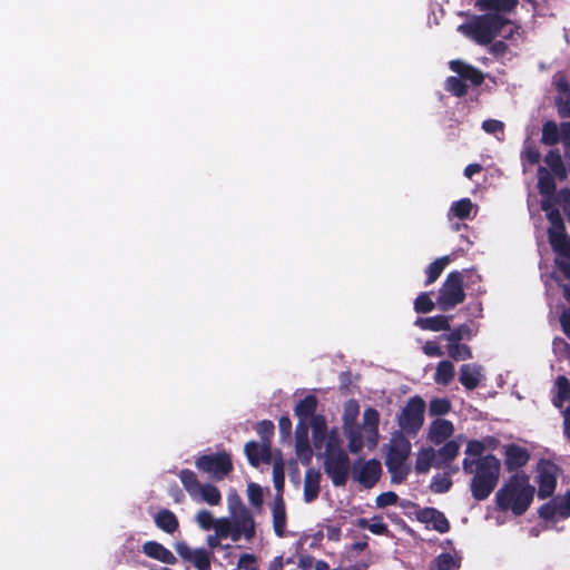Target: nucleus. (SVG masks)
I'll use <instances>...</instances> for the list:
<instances>
[{
	"label": "nucleus",
	"instance_id": "obj_62",
	"mask_svg": "<svg viewBox=\"0 0 570 570\" xmlns=\"http://www.w3.org/2000/svg\"><path fill=\"white\" fill-rule=\"evenodd\" d=\"M232 524L233 521H229L227 519H219L215 521L214 529L219 538H227L229 532H232Z\"/></svg>",
	"mask_w": 570,
	"mask_h": 570
},
{
	"label": "nucleus",
	"instance_id": "obj_5",
	"mask_svg": "<svg viewBox=\"0 0 570 570\" xmlns=\"http://www.w3.org/2000/svg\"><path fill=\"white\" fill-rule=\"evenodd\" d=\"M470 277L481 279V275L474 269L452 271L448 274L436 297V305L441 311L448 312L464 302V279Z\"/></svg>",
	"mask_w": 570,
	"mask_h": 570
},
{
	"label": "nucleus",
	"instance_id": "obj_43",
	"mask_svg": "<svg viewBox=\"0 0 570 570\" xmlns=\"http://www.w3.org/2000/svg\"><path fill=\"white\" fill-rule=\"evenodd\" d=\"M446 351L453 361H466L473 357L471 347L462 343H448Z\"/></svg>",
	"mask_w": 570,
	"mask_h": 570
},
{
	"label": "nucleus",
	"instance_id": "obj_60",
	"mask_svg": "<svg viewBox=\"0 0 570 570\" xmlns=\"http://www.w3.org/2000/svg\"><path fill=\"white\" fill-rule=\"evenodd\" d=\"M399 495L393 491L383 492L376 497L375 503L377 508H385L389 505L396 504Z\"/></svg>",
	"mask_w": 570,
	"mask_h": 570
},
{
	"label": "nucleus",
	"instance_id": "obj_63",
	"mask_svg": "<svg viewBox=\"0 0 570 570\" xmlns=\"http://www.w3.org/2000/svg\"><path fill=\"white\" fill-rule=\"evenodd\" d=\"M522 156L530 165H537L541 159V154L534 145L527 146L522 151Z\"/></svg>",
	"mask_w": 570,
	"mask_h": 570
},
{
	"label": "nucleus",
	"instance_id": "obj_6",
	"mask_svg": "<svg viewBox=\"0 0 570 570\" xmlns=\"http://www.w3.org/2000/svg\"><path fill=\"white\" fill-rule=\"evenodd\" d=\"M465 474H473L470 482L472 497L478 501H483L495 489L500 474L501 465H462Z\"/></svg>",
	"mask_w": 570,
	"mask_h": 570
},
{
	"label": "nucleus",
	"instance_id": "obj_56",
	"mask_svg": "<svg viewBox=\"0 0 570 570\" xmlns=\"http://www.w3.org/2000/svg\"><path fill=\"white\" fill-rule=\"evenodd\" d=\"M484 453V445L480 440L473 439L468 442L465 454L469 460L482 459Z\"/></svg>",
	"mask_w": 570,
	"mask_h": 570
},
{
	"label": "nucleus",
	"instance_id": "obj_64",
	"mask_svg": "<svg viewBox=\"0 0 570 570\" xmlns=\"http://www.w3.org/2000/svg\"><path fill=\"white\" fill-rule=\"evenodd\" d=\"M213 514L207 510H202L197 514V522L204 530H210L215 524Z\"/></svg>",
	"mask_w": 570,
	"mask_h": 570
},
{
	"label": "nucleus",
	"instance_id": "obj_8",
	"mask_svg": "<svg viewBox=\"0 0 570 570\" xmlns=\"http://www.w3.org/2000/svg\"><path fill=\"white\" fill-rule=\"evenodd\" d=\"M426 404L420 395L407 400L397 415L400 429L407 434H416L424 423Z\"/></svg>",
	"mask_w": 570,
	"mask_h": 570
},
{
	"label": "nucleus",
	"instance_id": "obj_58",
	"mask_svg": "<svg viewBox=\"0 0 570 570\" xmlns=\"http://www.w3.org/2000/svg\"><path fill=\"white\" fill-rule=\"evenodd\" d=\"M247 495H248L249 502L254 507H261L262 505V503H263V491H262V488L257 483L250 482L247 485Z\"/></svg>",
	"mask_w": 570,
	"mask_h": 570
},
{
	"label": "nucleus",
	"instance_id": "obj_31",
	"mask_svg": "<svg viewBox=\"0 0 570 570\" xmlns=\"http://www.w3.org/2000/svg\"><path fill=\"white\" fill-rule=\"evenodd\" d=\"M570 400V382L564 375H559L554 381V394L552 404L561 409Z\"/></svg>",
	"mask_w": 570,
	"mask_h": 570
},
{
	"label": "nucleus",
	"instance_id": "obj_30",
	"mask_svg": "<svg viewBox=\"0 0 570 570\" xmlns=\"http://www.w3.org/2000/svg\"><path fill=\"white\" fill-rule=\"evenodd\" d=\"M318 405L317 397L314 394H307L304 399L299 400L294 407V414L297 419L311 420L316 412Z\"/></svg>",
	"mask_w": 570,
	"mask_h": 570
},
{
	"label": "nucleus",
	"instance_id": "obj_32",
	"mask_svg": "<svg viewBox=\"0 0 570 570\" xmlns=\"http://www.w3.org/2000/svg\"><path fill=\"white\" fill-rule=\"evenodd\" d=\"M309 426L312 429V440L314 446L320 445L322 440L330 435V431L325 416L322 414H316L309 420Z\"/></svg>",
	"mask_w": 570,
	"mask_h": 570
},
{
	"label": "nucleus",
	"instance_id": "obj_50",
	"mask_svg": "<svg viewBox=\"0 0 570 570\" xmlns=\"http://www.w3.org/2000/svg\"><path fill=\"white\" fill-rule=\"evenodd\" d=\"M435 305L436 303L431 299L430 294L423 292L414 301V311L421 314L430 313L434 309Z\"/></svg>",
	"mask_w": 570,
	"mask_h": 570
},
{
	"label": "nucleus",
	"instance_id": "obj_51",
	"mask_svg": "<svg viewBox=\"0 0 570 570\" xmlns=\"http://www.w3.org/2000/svg\"><path fill=\"white\" fill-rule=\"evenodd\" d=\"M197 570H210L209 552L204 548L194 550L191 561Z\"/></svg>",
	"mask_w": 570,
	"mask_h": 570
},
{
	"label": "nucleus",
	"instance_id": "obj_40",
	"mask_svg": "<svg viewBox=\"0 0 570 570\" xmlns=\"http://www.w3.org/2000/svg\"><path fill=\"white\" fill-rule=\"evenodd\" d=\"M295 452L302 463H311L315 449L314 444H311L308 436L295 439Z\"/></svg>",
	"mask_w": 570,
	"mask_h": 570
},
{
	"label": "nucleus",
	"instance_id": "obj_29",
	"mask_svg": "<svg viewBox=\"0 0 570 570\" xmlns=\"http://www.w3.org/2000/svg\"><path fill=\"white\" fill-rule=\"evenodd\" d=\"M503 454L505 456L504 463L507 464H523L530 460L528 449L514 443L503 445Z\"/></svg>",
	"mask_w": 570,
	"mask_h": 570
},
{
	"label": "nucleus",
	"instance_id": "obj_16",
	"mask_svg": "<svg viewBox=\"0 0 570 570\" xmlns=\"http://www.w3.org/2000/svg\"><path fill=\"white\" fill-rule=\"evenodd\" d=\"M233 524L245 532V539L250 541L256 534L255 521L252 512L243 504L233 510Z\"/></svg>",
	"mask_w": 570,
	"mask_h": 570
},
{
	"label": "nucleus",
	"instance_id": "obj_1",
	"mask_svg": "<svg viewBox=\"0 0 570 570\" xmlns=\"http://www.w3.org/2000/svg\"><path fill=\"white\" fill-rule=\"evenodd\" d=\"M557 200L541 199L540 207L546 213L550 223L548 228V240L556 254L554 264L563 277L570 282V236L567 234L566 225Z\"/></svg>",
	"mask_w": 570,
	"mask_h": 570
},
{
	"label": "nucleus",
	"instance_id": "obj_36",
	"mask_svg": "<svg viewBox=\"0 0 570 570\" xmlns=\"http://www.w3.org/2000/svg\"><path fill=\"white\" fill-rule=\"evenodd\" d=\"M455 370L454 365L451 361H441L438 366L434 374V381L435 383L448 386L454 379Z\"/></svg>",
	"mask_w": 570,
	"mask_h": 570
},
{
	"label": "nucleus",
	"instance_id": "obj_54",
	"mask_svg": "<svg viewBox=\"0 0 570 570\" xmlns=\"http://www.w3.org/2000/svg\"><path fill=\"white\" fill-rule=\"evenodd\" d=\"M552 352L558 360L570 358V344L564 338L556 336L552 341Z\"/></svg>",
	"mask_w": 570,
	"mask_h": 570
},
{
	"label": "nucleus",
	"instance_id": "obj_49",
	"mask_svg": "<svg viewBox=\"0 0 570 570\" xmlns=\"http://www.w3.org/2000/svg\"><path fill=\"white\" fill-rule=\"evenodd\" d=\"M355 525L360 529H367L373 534L390 537V530L386 523L370 524V520L366 518H360L355 521Z\"/></svg>",
	"mask_w": 570,
	"mask_h": 570
},
{
	"label": "nucleus",
	"instance_id": "obj_10",
	"mask_svg": "<svg viewBox=\"0 0 570 570\" xmlns=\"http://www.w3.org/2000/svg\"><path fill=\"white\" fill-rule=\"evenodd\" d=\"M244 453L248 463H285L279 450H274L272 444L256 440L245 444Z\"/></svg>",
	"mask_w": 570,
	"mask_h": 570
},
{
	"label": "nucleus",
	"instance_id": "obj_14",
	"mask_svg": "<svg viewBox=\"0 0 570 570\" xmlns=\"http://www.w3.org/2000/svg\"><path fill=\"white\" fill-rule=\"evenodd\" d=\"M382 475V465H352L351 478L364 489H372Z\"/></svg>",
	"mask_w": 570,
	"mask_h": 570
},
{
	"label": "nucleus",
	"instance_id": "obj_38",
	"mask_svg": "<svg viewBox=\"0 0 570 570\" xmlns=\"http://www.w3.org/2000/svg\"><path fill=\"white\" fill-rule=\"evenodd\" d=\"M473 332L468 324H461L453 330L450 328L449 333L440 336V340H445L448 343H461V341H470Z\"/></svg>",
	"mask_w": 570,
	"mask_h": 570
},
{
	"label": "nucleus",
	"instance_id": "obj_20",
	"mask_svg": "<svg viewBox=\"0 0 570 570\" xmlns=\"http://www.w3.org/2000/svg\"><path fill=\"white\" fill-rule=\"evenodd\" d=\"M483 379L482 366L478 364H462L459 381L469 391L476 389Z\"/></svg>",
	"mask_w": 570,
	"mask_h": 570
},
{
	"label": "nucleus",
	"instance_id": "obj_59",
	"mask_svg": "<svg viewBox=\"0 0 570 570\" xmlns=\"http://www.w3.org/2000/svg\"><path fill=\"white\" fill-rule=\"evenodd\" d=\"M273 482L277 494H282L285 483V465H273Z\"/></svg>",
	"mask_w": 570,
	"mask_h": 570
},
{
	"label": "nucleus",
	"instance_id": "obj_53",
	"mask_svg": "<svg viewBox=\"0 0 570 570\" xmlns=\"http://www.w3.org/2000/svg\"><path fill=\"white\" fill-rule=\"evenodd\" d=\"M195 463H232L230 453L225 450L200 455Z\"/></svg>",
	"mask_w": 570,
	"mask_h": 570
},
{
	"label": "nucleus",
	"instance_id": "obj_12",
	"mask_svg": "<svg viewBox=\"0 0 570 570\" xmlns=\"http://www.w3.org/2000/svg\"><path fill=\"white\" fill-rule=\"evenodd\" d=\"M538 515L547 521L570 518V489L563 495H558L538 509Z\"/></svg>",
	"mask_w": 570,
	"mask_h": 570
},
{
	"label": "nucleus",
	"instance_id": "obj_3",
	"mask_svg": "<svg viewBox=\"0 0 570 570\" xmlns=\"http://www.w3.org/2000/svg\"><path fill=\"white\" fill-rule=\"evenodd\" d=\"M380 413L374 407H367L363 412V425L350 424L345 419L344 434L348 441V451L357 454L364 446V439L370 450L376 448L379 442Z\"/></svg>",
	"mask_w": 570,
	"mask_h": 570
},
{
	"label": "nucleus",
	"instance_id": "obj_17",
	"mask_svg": "<svg viewBox=\"0 0 570 570\" xmlns=\"http://www.w3.org/2000/svg\"><path fill=\"white\" fill-rule=\"evenodd\" d=\"M449 66L452 71L459 75L458 78H461L464 82L470 81L471 85L476 87L484 81V76L481 70L462 60H451Z\"/></svg>",
	"mask_w": 570,
	"mask_h": 570
},
{
	"label": "nucleus",
	"instance_id": "obj_18",
	"mask_svg": "<svg viewBox=\"0 0 570 570\" xmlns=\"http://www.w3.org/2000/svg\"><path fill=\"white\" fill-rule=\"evenodd\" d=\"M449 66L452 71L459 75L458 78H461L464 82L470 81L471 85L476 87L484 81V76L481 70L462 60H451Z\"/></svg>",
	"mask_w": 570,
	"mask_h": 570
},
{
	"label": "nucleus",
	"instance_id": "obj_45",
	"mask_svg": "<svg viewBox=\"0 0 570 570\" xmlns=\"http://www.w3.org/2000/svg\"><path fill=\"white\" fill-rule=\"evenodd\" d=\"M473 204L470 198H462L454 202L450 207V213L460 219H468L471 215Z\"/></svg>",
	"mask_w": 570,
	"mask_h": 570
},
{
	"label": "nucleus",
	"instance_id": "obj_15",
	"mask_svg": "<svg viewBox=\"0 0 570 570\" xmlns=\"http://www.w3.org/2000/svg\"><path fill=\"white\" fill-rule=\"evenodd\" d=\"M416 520L425 524L431 523L432 528L440 533H446L451 529L450 522L444 513L435 508L426 507L417 510Z\"/></svg>",
	"mask_w": 570,
	"mask_h": 570
},
{
	"label": "nucleus",
	"instance_id": "obj_11",
	"mask_svg": "<svg viewBox=\"0 0 570 570\" xmlns=\"http://www.w3.org/2000/svg\"><path fill=\"white\" fill-rule=\"evenodd\" d=\"M559 465H537L534 481L538 484L537 495L544 500L553 495L557 488Z\"/></svg>",
	"mask_w": 570,
	"mask_h": 570
},
{
	"label": "nucleus",
	"instance_id": "obj_55",
	"mask_svg": "<svg viewBox=\"0 0 570 570\" xmlns=\"http://www.w3.org/2000/svg\"><path fill=\"white\" fill-rule=\"evenodd\" d=\"M180 480L183 485L189 493H193L194 491L198 490L199 487L202 485L198 482L196 474L188 469L181 470Z\"/></svg>",
	"mask_w": 570,
	"mask_h": 570
},
{
	"label": "nucleus",
	"instance_id": "obj_33",
	"mask_svg": "<svg viewBox=\"0 0 570 570\" xmlns=\"http://www.w3.org/2000/svg\"><path fill=\"white\" fill-rule=\"evenodd\" d=\"M446 466L450 469V472L436 474L432 479L430 489L434 493H445L452 487L451 473H456L459 471V466L458 465H446Z\"/></svg>",
	"mask_w": 570,
	"mask_h": 570
},
{
	"label": "nucleus",
	"instance_id": "obj_52",
	"mask_svg": "<svg viewBox=\"0 0 570 570\" xmlns=\"http://www.w3.org/2000/svg\"><path fill=\"white\" fill-rule=\"evenodd\" d=\"M393 484L403 483L412 471V465H387Z\"/></svg>",
	"mask_w": 570,
	"mask_h": 570
},
{
	"label": "nucleus",
	"instance_id": "obj_57",
	"mask_svg": "<svg viewBox=\"0 0 570 570\" xmlns=\"http://www.w3.org/2000/svg\"><path fill=\"white\" fill-rule=\"evenodd\" d=\"M202 468L204 471L210 473L216 480H222L227 476L232 471L234 465H197Z\"/></svg>",
	"mask_w": 570,
	"mask_h": 570
},
{
	"label": "nucleus",
	"instance_id": "obj_2",
	"mask_svg": "<svg viewBox=\"0 0 570 570\" xmlns=\"http://www.w3.org/2000/svg\"><path fill=\"white\" fill-rule=\"evenodd\" d=\"M535 488L525 473H514L495 493V503L500 511H511L514 515H523L533 502Z\"/></svg>",
	"mask_w": 570,
	"mask_h": 570
},
{
	"label": "nucleus",
	"instance_id": "obj_44",
	"mask_svg": "<svg viewBox=\"0 0 570 570\" xmlns=\"http://www.w3.org/2000/svg\"><path fill=\"white\" fill-rule=\"evenodd\" d=\"M452 409V403L448 397H434L429 404V414L439 416L448 414Z\"/></svg>",
	"mask_w": 570,
	"mask_h": 570
},
{
	"label": "nucleus",
	"instance_id": "obj_13",
	"mask_svg": "<svg viewBox=\"0 0 570 570\" xmlns=\"http://www.w3.org/2000/svg\"><path fill=\"white\" fill-rule=\"evenodd\" d=\"M384 449H386L385 463H404L411 452V443L402 432H395Z\"/></svg>",
	"mask_w": 570,
	"mask_h": 570
},
{
	"label": "nucleus",
	"instance_id": "obj_46",
	"mask_svg": "<svg viewBox=\"0 0 570 570\" xmlns=\"http://www.w3.org/2000/svg\"><path fill=\"white\" fill-rule=\"evenodd\" d=\"M460 451V444L455 440L445 442L436 452L438 456L448 463L456 458Z\"/></svg>",
	"mask_w": 570,
	"mask_h": 570
},
{
	"label": "nucleus",
	"instance_id": "obj_34",
	"mask_svg": "<svg viewBox=\"0 0 570 570\" xmlns=\"http://www.w3.org/2000/svg\"><path fill=\"white\" fill-rule=\"evenodd\" d=\"M326 475L335 487H345L352 465H324Z\"/></svg>",
	"mask_w": 570,
	"mask_h": 570
},
{
	"label": "nucleus",
	"instance_id": "obj_61",
	"mask_svg": "<svg viewBox=\"0 0 570 570\" xmlns=\"http://www.w3.org/2000/svg\"><path fill=\"white\" fill-rule=\"evenodd\" d=\"M256 563H257V559L254 554L244 553L239 557L237 567L239 569H244V570H258Z\"/></svg>",
	"mask_w": 570,
	"mask_h": 570
},
{
	"label": "nucleus",
	"instance_id": "obj_39",
	"mask_svg": "<svg viewBox=\"0 0 570 570\" xmlns=\"http://www.w3.org/2000/svg\"><path fill=\"white\" fill-rule=\"evenodd\" d=\"M560 138V128L553 120H547L542 125L541 142L546 146H556Z\"/></svg>",
	"mask_w": 570,
	"mask_h": 570
},
{
	"label": "nucleus",
	"instance_id": "obj_4",
	"mask_svg": "<svg viewBox=\"0 0 570 570\" xmlns=\"http://www.w3.org/2000/svg\"><path fill=\"white\" fill-rule=\"evenodd\" d=\"M511 20L498 13L473 16L469 21L460 24L458 31L472 39L480 46L490 45L510 24Z\"/></svg>",
	"mask_w": 570,
	"mask_h": 570
},
{
	"label": "nucleus",
	"instance_id": "obj_28",
	"mask_svg": "<svg viewBox=\"0 0 570 570\" xmlns=\"http://www.w3.org/2000/svg\"><path fill=\"white\" fill-rule=\"evenodd\" d=\"M518 3V0H476L475 7L482 11H494L499 14V12H512Z\"/></svg>",
	"mask_w": 570,
	"mask_h": 570
},
{
	"label": "nucleus",
	"instance_id": "obj_37",
	"mask_svg": "<svg viewBox=\"0 0 570 570\" xmlns=\"http://www.w3.org/2000/svg\"><path fill=\"white\" fill-rule=\"evenodd\" d=\"M450 263L451 257L449 255L442 256L431 263L425 269V286L433 284L441 276L442 272Z\"/></svg>",
	"mask_w": 570,
	"mask_h": 570
},
{
	"label": "nucleus",
	"instance_id": "obj_22",
	"mask_svg": "<svg viewBox=\"0 0 570 570\" xmlns=\"http://www.w3.org/2000/svg\"><path fill=\"white\" fill-rule=\"evenodd\" d=\"M454 432L453 423L445 419L434 420L429 429V439L435 444H441Z\"/></svg>",
	"mask_w": 570,
	"mask_h": 570
},
{
	"label": "nucleus",
	"instance_id": "obj_7",
	"mask_svg": "<svg viewBox=\"0 0 570 570\" xmlns=\"http://www.w3.org/2000/svg\"><path fill=\"white\" fill-rule=\"evenodd\" d=\"M537 176V187L542 199L559 202L568 222L570 223V188L564 187L557 190L556 176L543 166H539Z\"/></svg>",
	"mask_w": 570,
	"mask_h": 570
},
{
	"label": "nucleus",
	"instance_id": "obj_23",
	"mask_svg": "<svg viewBox=\"0 0 570 570\" xmlns=\"http://www.w3.org/2000/svg\"><path fill=\"white\" fill-rule=\"evenodd\" d=\"M273 529L278 538L286 535V508L282 494H277L273 504Z\"/></svg>",
	"mask_w": 570,
	"mask_h": 570
},
{
	"label": "nucleus",
	"instance_id": "obj_35",
	"mask_svg": "<svg viewBox=\"0 0 570 570\" xmlns=\"http://www.w3.org/2000/svg\"><path fill=\"white\" fill-rule=\"evenodd\" d=\"M155 523L159 529L170 534L179 527L178 519L175 513L167 509L161 510L156 514Z\"/></svg>",
	"mask_w": 570,
	"mask_h": 570
},
{
	"label": "nucleus",
	"instance_id": "obj_27",
	"mask_svg": "<svg viewBox=\"0 0 570 570\" xmlns=\"http://www.w3.org/2000/svg\"><path fill=\"white\" fill-rule=\"evenodd\" d=\"M462 557L458 553L442 552L431 562V570H459Z\"/></svg>",
	"mask_w": 570,
	"mask_h": 570
},
{
	"label": "nucleus",
	"instance_id": "obj_25",
	"mask_svg": "<svg viewBox=\"0 0 570 570\" xmlns=\"http://www.w3.org/2000/svg\"><path fill=\"white\" fill-rule=\"evenodd\" d=\"M544 163L549 167V171L552 173L558 180L563 181L567 179L568 170L559 149H550L544 156Z\"/></svg>",
	"mask_w": 570,
	"mask_h": 570
},
{
	"label": "nucleus",
	"instance_id": "obj_47",
	"mask_svg": "<svg viewBox=\"0 0 570 570\" xmlns=\"http://www.w3.org/2000/svg\"><path fill=\"white\" fill-rule=\"evenodd\" d=\"M445 90L461 98L468 94V86L461 78L450 76L445 80Z\"/></svg>",
	"mask_w": 570,
	"mask_h": 570
},
{
	"label": "nucleus",
	"instance_id": "obj_42",
	"mask_svg": "<svg viewBox=\"0 0 570 570\" xmlns=\"http://www.w3.org/2000/svg\"><path fill=\"white\" fill-rule=\"evenodd\" d=\"M253 429L258 435L259 442H265L273 445L275 424L271 420H262L257 422Z\"/></svg>",
	"mask_w": 570,
	"mask_h": 570
},
{
	"label": "nucleus",
	"instance_id": "obj_26",
	"mask_svg": "<svg viewBox=\"0 0 570 570\" xmlns=\"http://www.w3.org/2000/svg\"><path fill=\"white\" fill-rule=\"evenodd\" d=\"M452 316L445 315H435L430 317H419L415 321V325L421 330L440 332V331H450V321Z\"/></svg>",
	"mask_w": 570,
	"mask_h": 570
},
{
	"label": "nucleus",
	"instance_id": "obj_41",
	"mask_svg": "<svg viewBox=\"0 0 570 570\" xmlns=\"http://www.w3.org/2000/svg\"><path fill=\"white\" fill-rule=\"evenodd\" d=\"M560 287L562 289V295H563L564 299L568 302L569 306L563 307V309L559 316V323H560L562 332L570 340V285L560 284Z\"/></svg>",
	"mask_w": 570,
	"mask_h": 570
},
{
	"label": "nucleus",
	"instance_id": "obj_24",
	"mask_svg": "<svg viewBox=\"0 0 570 570\" xmlns=\"http://www.w3.org/2000/svg\"><path fill=\"white\" fill-rule=\"evenodd\" d=\"M142 551L149 558L158 560L163 563L175 564L177 559L170 550L156 541H148L142 546Z\"/></svg>",
	"mask_w": 570,
	"mask_h": 570
},
{
	"label": "nucleus",
	"instance_id": "obj_9",
	"mask_svg": "<svg viewBox=\"0 0 570 570\" xmlns=\"http://www.w3.org/2000/svg\"><path fill=\"white\" fill-rule=\"evenodd\" d=\"M314 449L316 458L324 460L323 463H351L344 446V440L336 428H333L330 435L324 438L320 446H314Z\"/></svg>",
	"mask_w": 570,
	"mask_h": 570
},
{
	"label": "nucleus",
	"instance_id": "obj_48",
	"mask_svg": "<svg viewBox=\"0 0 570 570\" xmlns=\"http://www.w3.org/2000/svg\"><path fill=\"white\" fill-rule=\"evenodd\" d=\"M198 490L202 494V499L210 505H217L222 501L219 490L213 484H203Z\"/></svg>",
	"mask_w": 570,
	"mask_h": 570
},
{
	"label": "nucleus",
	"instance_id": "obj_21",
	"mask_svg": "<svg viewBox=\"0 0 570 570\" xmlns=\"http://www.w3.org/2000/svg\"><path fill=\"white\" fill-rule=\"evenodd\" d=\"M322 473L320 469L308 468L304 479V500L311 503L318 498Z\"/></svg>",
	"mask_w": 570,
	"mask_h": 570
},
{
	"label": "nucleus",
	"instance_id": "obj_19",
	"mask_svg": "<svg viewBox=\"0 0 570 570\" xmlns=\"http://www.w3.org/2000/svg\"><path fill=\"white\" fill-rule=\"evenodd\" d=\"M449 66L452 71L459 75L458 78H461L464 82L470 81L471 85L476 87L484 81V76L481 70L462 60H451Z\"/></svg>",
	"mask_w": 570,
	"mask_h": 570
}]
</instances>
